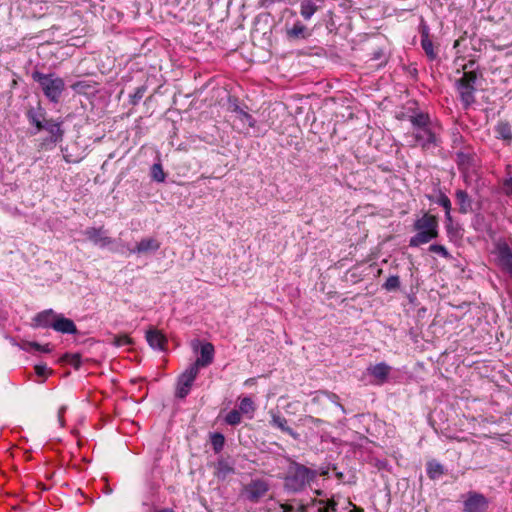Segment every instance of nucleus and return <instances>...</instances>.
<instances>
[{
  "mask_svg": "<svg viewBox=\"0 0 512 512\" xmlns=\"http://www.w3.org/2000/svg\"><path fill=\"white\" fill-rule=\"evenodd\" d=\"M316 477V470L291 461L284 478V487L289 492L297 493L303 491Z\"/></svg>",
  "mask_w": 512,
  "mask_h": 512,
  "instance_id": "1",
  "label": "nucleus"
},
{
  "mask_svg": "<svg viewBox=\"0 0 512 512\" xmlns=\"http://www.w3.org/2000/svg\"><path fill=\"white\" fill-rule=\"evenodd\" d=\"M32 79L39 85L44 96L53 104H58L65 91L64 80L55 73H42L34 71Z\"/></svg>",
  "mask_w": 512,
  "mask_h": 512,
  "instance_id": "2",
  "label": "nucleus"
},
{
  "mask_svg": "<svg viewBox=\"0 0 512 512\" xmlns=\"http://www.w3.org/2000/svg\"><path fill=\"white\" fill-rule=\"evenodd\" d=\"M417 233L410 238L409 246L418 247L426 244L438 236V220L436 216L425 213L414 223Z\"/></svg>",
  "mask_w": 512,
  "mask_h": 512,
  "instance_id": "3",
  "label": "nucleus"
},
{
  "mask_svg": "<svg viewBox=\"0 0 512 512\" xmlns=\"http://www.w3.org/2000/svg\"><path fill=\"white\" fill-rule=\"evenodd\" d=\"M478 78L476 71H465L461 78L456 81V89L462 105L465 109L475 103V84Z\"/></svg>",
  "mask_w": 512,
  "mask_h": 512,
  "instance_id": "4",
  "label": "nucleus"
},
{
  "mask_svg": "<svg viewBox=\"0 0 512 512\" xmlns=\"http://www.w3.org/2000/svg\"><path fill=\"white\" fill-rule=\"evenodd\" d=\"M494 254L497 265L512 277V248L505 240L495 243Z\"/></svg>",
  "mask_w": 512,
  "mask_h": 512,
  "instance_id": "5",
  "label": "nucleus"
},
{
  "mask_svg": "<svg viewBox=\"0 0 512 512\" xmlns=\"http://www.w3.org/2000/svg\"><path fill=\"white\" fill-rule=\"evenodd\" d=\"M463 497L464 512H486L489 506L488 499L481 493L469 491Z\"/></svg>",
  "mask_w": 512,
  "mask_h": 512,
  "instance_id": "6",
  "label": "nucleus"
},
{
  "mask_svg": "<svg viewBox=\"0 0 512 512\" xmlns=\"http://www.w3.org/2000/svg\"><path fill=\"white\" fill-rule=\"evenodd\" d=\"M268 490L269 485L265 480L254 479L244 486L241 495L248 501L257 503L266 495Z\"/></svg>",
  "mask_w": 512,
  "mask_h": 512,
  "instance_id": "7",
  "label": "nucleus"
},
{
  "mask_svg": "<svg viewBox=\"0 0 512 512\" xmlns=\"http://www.w3.org/2000/svg\"><path fill=\"white\" fill-rule=\"evenodd\" d=\"M231 112L235 114V126L240 132L247 133L250 128H254L256 120L237 103L230 105Z\"/></svg>",
  "mask_w": 512,
  "mask_h": 512,
  "instance_id": "8",
  "label": "nucleus"
},
{
  "mask_svg": "<svg viewBox=\"0 0 512 512\" xmlns=\"http://www.w3.org/2000/svg\"><path fill=\"white\" fill-rule=\"evenodd\" d=\"M198 371L195 369V367L189 366L178 378L177 381V389H176V396L178 398H185L193 385V382L195 381Z\"/></svg>",
  "mask_w": 512,
  "mask_h": 512,
  "instance_id": "9",
  "label": "nucleus"
},
{
  "mask_svg": "<svg viewBox=\"0 0 512 512\" xmlns=\"http://www.w3.org/2000/svg\"><path fill=\"white\" fill-rule=\"evenodd\" d=\"M413 138L423 149H430L438 144L436 133L433 131L431 124L413 131Z\"/></svg>",
  "mask_w": 512,
  "mask_h": 512,
  "instance_id": "10",
  "label": "nucleus"
},
{
  "mask_svg": "<svg viewBox=\"0 0 512 512\" xmlns=\"http://www.w3.org/2000/svg\"><path fill=\"white\" fill-rule=\"evenodd\" d=\"M84 235L87 240L100 248L108 247L113 243V239L106 234L103 227H89L84 231Z\"/></svg>",
  "mask_w": 512,
  "mask_h": 512,
  "instance_id": "11",
  "label": "nucleus"
},
{
  "mask_svg": "<svg viewBox=\"0 0 512 512\" xmlns=\"http://www.w3.org/2000/svg\"><path fill=\"white\" fill-rule=\"evenodd\" d=\"M161 243L153 237L141 239L134 248H128L129 254L145 255L159 250Z\"/></svg>",
  "mask_w": 512,
  "mask_h": 512,
  "instance_id": "12",
  "label": "nucleus"
},
{
  "mask_svg": "<svg viewBox=\"0 0 512 512\" xmlns=\"http://www.w3.org/2000/svg\"><path fill=\"white\" fill-rule=\"evenodd\" d=\"M214 359V346L207 342L201 346L200 349V357L196 359V361L191 364V367H195V369L199 372L200 368L209 366Z\"/></svg>",
  "mask_w": 512,
  "mask_h": 512,
  "instance_id": "13",
  "label": "nucleus"
},
{
  "mask_svg": "<svg viewBox=\"0 0 512 512\" xmlns=\"http://www.w3.org/2000/svg\"><path fill=\"white\" fill-rule=\"evenodd\" d=\"M58 313L53 309H46L37 313L33 318V326L41 328H53V323L56 321Z\"/></svg>",
  "mask_w": 512,
  "mask_h": 512,
  "instance_id": "14",
  "label": "nucleus"
},
{
  "mask_svg": "<svg viewBox=\"0 0 512 512\" xmlns=\"http://www.w3.org/2000/svg\"><path fill=\"white\" fill-rule=\"evenodd\" d=\"M269 415L271 417L270 425L289 434L294 439L299 438V434L296 433L292 428L287 425V420L285 417L281 416L279 413L274 412L273 410L269 411Z\"/></svg>",
  "mask_w": 512,
  "mask_h": 512,
  "instance_id": "15",
  "label": "nucleus"
},
{
  "mask_svg": "<svg viewBox=\"0 0 512 512\" xmlns=\"http://www.w3.org/2000/svg\"><path fill=\"white\" fill-rule=\"evenodd\" d=\"M52 329L63 334H75L77 332L75 323L71 319L64 317L62 314L57 315Z\"/></svg>",
  "mask_w": 512,
  "mask_h": 512,
  "instance_id": "16",
  "label": "nucleus"
},
{
  "mask_svg": "<svg viewBox=\"0 0 512 512\" xmlns=\"http://www.w3.org/2000/svg\"><path fill=\"white\" fill-rule=\"evenodd\" d=\"M146 340L151 348L163 351L167 344L166 337L156 329H150L146 333Z\"/></svg>",
  "mask_w": 512,
  "mask_h": 512,
  "instance_id": "17",
  "label": "nucleus"
},
{
  "mask_svg": "<svg viewBox=\"0 0 512 512\" xmlns=\"http://www.w3.org/2000/svg\"><path fill=\"white\" fill-rule=\"evenodd\" d=\"M46 130L50 134V140L54 143L60 142L63 137L61 122L52 119L44 120L42 130Z\"/></svg>",
  "mask_w": 512,
  "mask_h": 512,
  "instance_id": "18",
  "label": "nucleus"
},
{
  "mask_svg": "<svg viewBox=\"0 0 512 512\" xmlns=\"http://www.w3.org/2000/svg\"><path fill=\"white\" fill-rule=\"evenodd\" d=\"M391 371V367L384 362L378 363L368 368V372L378 381L383 384Z\"/></svg>",
  "mask_w": 512,
  "mask_h": 512,
  "instance_id": "19",
  "label": "nucleus"
},
{
  "mask_svg": "<svg viewBox=\"0 0 512 512\" xmlns=\"http://www.w3.org/2000/svg\"><path fill=\"white\" fill-rule=\"evenodd\" d=\"M494 131L497 139H501L507 143L512 141V126L507 121H499L495 127Z\"/></svg>",
  "mask_w": 512,
  "mask_h": 512,
  "instance_id": "20",
  "label": "nucleus"
},
{
  "mask_svg": "<svg viewBox=\"0 0 512 512\" xmlns=\"http://www.w3.org/2000/svg\"><path fill=\"white\" fill-rule=\"evenodd\" d=\"M456 200L459 204V211L463 214L468 213L472 209V201L469 195L464 190L456 191Z\"/></svg>",
  "mask_w": 512,
  "mask_h": 512,
  "instance_id": "21",
  "label": "nucleus"
},
{
  "mask_svg": "<svg viewBox=\"0 0 512 512\" xmlns=\"http://www.w3.org/2000/svg\"><path fill=\"white\" fill-rule=\"evenodd\" d=\"M256 405L251 397L245 396L240 398L239 411L241 414L247 415L249 419L253 418Z\"/></svg>",
  "mask_w": 512,
  "mask_h": 512,
  "instance_id": "22",
  "label": "nucleus"
},
{
  "mask_svg": "<svg viewBox=\"0 0 512 512\" xmlns=\"http://www.w3.org/2000/svg\"><path fill=\"white\" fill-rule=\"evenodd\" d=\"M318 7L312 0H303L300 3V14L305 20L311 19Z\"/></svg>",
  "mask_w": 512,
  "mask_h": 512,
  "instance_id": "23",
  "label": "nucleus"
},
{
  "mask_svg": "<svg viewBox=\"0 0 512 512\" xmlns=\"http://www.w3.org/2000/svg\"><path fill=\"white\" fill-rule=\"evenodd\" d=\"M409 120L413 126V131L424 128L425 126L431 124L429 115L424 113L412 115L409 117Z\"/></svg>",
  "mask_w": 512,
  "mask_h": 512,
  "instance_id": "24",
  "label": "nucleus"
},
{
  "mask_svg": "<svg viewBox=\"0 0 512 512\" xmlns=\"http://www.w3.org/2000/svg\"><path fill=\"white\" fill-rule=\"evenodd\" d=\"M473 157L464 154V153H458L457 154V163L460 168V170L464 173H468L471 170H473Z\"/></svg>",
  "mask_w": 512,
  "mask_h": 512,
  "instance_id": "25",
  "label": "nucleus"
},
{
  "mask_svg": "<svg viewBox=\"0 0 512 512\" xmlns=\"http://www.w3.org/2000/svg\"><path fill=\"white\" fill-rule=\"evenodd\" d=\"M20 348L26 352H31L32 350H36L42 353H50L51 348L49 344L41 345L37 342L26 341L20 345Z\"/></svg>",
  "mask_w": 512,
  "mask_h": 512,
  "instance_id": "26",
  "label": "nucleus"
},
{
  "mask_svg": "<svg viewBox=\"0 0 512 512\" xmlns=\"http://www.w3.org/2000/svg\"><path fill=\"white\" fill-rule=\"evenodd\" d=\"M287 34L290 38L299 39V38H306L308 36L307 34V28L301 23L296 22L291 29L287 31Z\"/></svg>",
  "mask_w": 512,
  "mask_h": 512,
  "instance_id": "27",
  "label": "nucleus"
},
{
  "mask_svg": "<svg viewBox=\"0 0 512 512\" xmlns=\"http://www.w3.org/2000/svg\"><path fill=\"white\" fill-rule=\"evenodd\" d=\"M443 473V466L439 462L432 460L427 463V475L430 479H437Z\"/></svg>",
  "mask_w": 512,
  "mask_h": 512,
  "instance_id": "28",
  "label": "nucleus"
},
{
  "mask_svg": "<svg viewBox=\"0 0 512 512\" xmlns=\"http://www.w3.org/2000/svg\"><path fill=\"white\" fill-rule=\"evenodd\" d=\"M421 46L430 60H434L437 57V54L434 51L433 43L427 34L423 35Z\"/></svg>",
  "mask_w": 512,
  "mask_h": 512,
  "instance_id": "29",
  "label": "nucleus"
},
{
  "mask_svg": "<svg viewBox=\"0 0 512 512\" xmlns=\"http://www.w3.org/2000/svg\"><path fill=\"white\" fill-rule=\"evenodd\" d=\"M151 178L158 183H162L165 181L166 174L163 171V167H162L161 163H154L152 165Z\"/></svg>",
  "mask_w": 512,
  "mask_h": 512,
  "instance_id": "30",
  "label": "nucleus"
},
{
  "mask_svg": "<svg viewBox=\"0 0 512 512\" xmlns=\"http://www.w3.org/2000/svg\"><path fill=\"white\" fill-rule=\"evenodd\" d=\"M211 444L215 453H219L225 444V437L221 433H213L211 435Z\"/></svg>",
  "mask_w": 512,
  "mask_h": 512,
  "instance_id": "31",
  "label": "nucleus"
},
{
  "mask_svg": "<svg viewBox=\"0 0 512 512\" xmlns=\"http://www.w3.org/2000/svg\"><path fill=\"white\" fill-rule=\"evenodd\" d=\"M437 203L441 205L445 209V216L448 221H451V201L450 199L443 193H440Z\"/></svg>",
  "mask_w": 512,
  "mask_h": 512,
  "instance_id": "32",
  "label": "nucleus"
},
{
  "mask_svg": "<svg viewBox=\"0 0 512 512\" xmlns=\"http://www.w3.org/2000/svg\"><path fill=\"white\" fill-rule=\"evenodd\" d=\"M241 420H242L241 413L239 410H236V409L231 410L225 416V422L228 425H232V426L238 425V424H240Z\"/></svg>",
  "mask_w": 512,
  "mask_h": 512,
  "instance_id": "33",
  "label": "nucleus"
},
{
  "mask_svg": "<svg viewBox=\"0 0 512 512\" xmlns=\"http://www.w3.org/2000/svg\"><path fill=\"white\" fill-rule=\"evenodd\" d=\"M400 287V279L396 275H392L387 278L385 283L383 284V288L387 291H394Z\"/></svg>",
  "mask_w": 512,
  "mask_h": 512,
  "instance_id": "34",
  "label": "nucleus"
},
{
  "mask_svg": "<svg viewBox=\"0 0 512 512\" xmlns=\"http://www.w3.org/2000/svg\"><path fill=\"white\" fill-rule=\"evenodd\" d=\"M429 251H431L433 253H436V254H439L440 256H442L443 258H446V259H450L451 258V255L448 252V250L446 249V247L443 246V245H440V244H432V245H430Z\"/></svg>",
  "mask_w": 512,
  "mask_h": 512,
  "instance_id": "35",
  "label": "nucleus"
},
{
  "mask_svg": "<svg viewBox=\"0 0 512 512\" xmlns=\"http://www.w3.org/2000/svg\"><path fill=\"white\" fill-rule=\"evenodd\" d=\"M112 343L116 347H123L132 344V339L128 335L123 334L114 336Z\"/></svg>",
  "mask_w": 512,
  "mask_h": 512,
  "instance_id": "36",
  "label": "nucleus"
},
{
  "mask_svg": "<svg viewBox=\"0 0 512 512\" xmlns=\"http://www.w3.org/2000/svg\"><path fill=\"white\" fill-rule=\"evenodd\" d=\"M146 92L145 86H140L136 88L135 92L130 96V103L132 105H136L144 96Z\"/></svg>",
  "mask_w": 512,
  "mask_h": 512,
  "instance_id": "37",
  "label": "nucleus"
},
{
  "mask_svg": "<svg viewBox=\"0 0 512 512\" xmlns=\"http://www.w3.org/2000/svg\"><path fill=\"white\" fill-rule=\"evenodd\" d=\"M63 359L75 368H78L81 365V356L79 354H65Z\"/></svg>",
  "mask_w": 512,
  "mask_h": 512,
  "instance_id": "38",
  "label": "nucleus"
},
{
  "mask_svg": "<svg viewBox=\"0 0 512 512\" xmlns=\"http://www.w3.org/2000/svg\"><path fill=\"white\" fill-rule=\"evenodd\" d=\"M29 119L32 124H34L38 131L42 130V127L44 125V118L41 119V116H38L36 113L29 112L28 114Z\"/></svg>",
  "mask_w": 512,
  "mask_h": 512,
  "instance_id": "39",
  "label": "nucleus"
},
{
  "mask_svg": "<svg viewBox=\"0 0 512 512\" xmlns=\"http://www.w3.org/2000/svg\"><path fill=\"white\" fill-rule=\"evenodd\" d=\"M502 190L505 195H507V196L512 195V177L507 178L503 181Z\"/></svg>",
  "mask_w": 512,
  "mask_h": 512,
  "instance_id": "40",
  "label": "nucleus"
},
{
  "mask_svg": "<svg viewBox=\"0 0 512 512\" xmlns=\"http://www.w3.org/2000/svg\"><path fill=\"white\" fill-rule=\"evenodd\" d=\"M35 372L38 376L45 377L48 373V368L46 365H36Z\"/></svg>",
  "mask_w": 512,
  "mask_h": 512,
  "instance_id": "41",
  "label": "nucleus"
},
{
  "mask_svg": "<svg viewBox=\"0 0 512 512\" xmlns=\"http://www.w3.org/2000/svg\"><path fill=\"white\" fill-rule=\"evenodd\" d=\"M327 396L334 404H336L343 412H345L344 407L338 402L339 397L336 394L331 393L327 394Z\"/></svg>",
  "mask_w": 512,
  "mask_h": 512,
  "instance_id": "42",
  "label": "nucleus"
},
{
  "mask_svg": "<svg viewBox=\"0 0 512 512\" xmlns=\"http://www.w3.org/2000/svg\"><path fill=\"white\" fill-rule=\"evenodd\" d=\"M65 411H66V406H61V407L59 408V410H58V421H59V424H60L61 426H63V425H64L63 415H64Z\"/></svg>",
  "mask_w": 512,
  "mask_h": 512,
  "instance_id": "43",
  "label": "nucleus"
},
{
  "mask_svg": "<svg viewBox=\"0 0 512 512\" xmlns=\"http://www.w3.org/2000/svg\"><path fill=\"white\" fill-rule=\"evenodd\" d=\"M337 503L331 499L329 501H327V507L329 508L330 512H337Z\"/></svg>",
  "mask_w": 512,
  "mask_h": 512,
  "instance_id": "44",
  "label": "nucleus"
},
{
  "mask_svg": "<svg viewBox=\"0 0 512 512\" xmlns=\"http://www.w3.org/2000/svg\"><path fill=\"white\" fill-rule=\"evenodd\" d=\"M84 87H86V85H84L83 82H77V83L72 85V89L76 90V91H78V90H80V89H82Z\"/></svg>",
  "mask_w": 512,
  "mask_h": 512,
  "instance_id": "45",
  "label": "nucleus"
},
{
  "mask_svg": "<svg viewBox=\"0 0 512 512\" xmlns=\"http://www.w3.org/2000/svg\"><path fill=\"white\" fill-rule=\"evenodd\" d=\"M280 508L282 509V512H290L293 510V507L289 504H281Z\"/></svg>",
  "mask_w": 512,
  "mask_h": 512,
  "instance_id": "46",
  "label": "nucleus"
},
{
  "mask_svg": "<svg viewBox=\"0 0 512 512\" xmlns=\"http://www.w3.org/2000/svg\"><path fill=\"white\" fill-rule=\"evenodd\" d=\"M255 382L254 378H249L245 381V385H252Z\"/></svg>",
  "mask_w": 512,
  "mask_h": 512,
  "instance_id": "47",
  "label": "nucleus"
},
{
  "mask_svg": "<svg viewBox=\"0 0 512 512\" xmlns=\"http://www.w3.org/2000/svg\"><path fill=\"white\" fill-rule=\"evenodd\" d=\"M319 512H330L329 508L326 506H324L323 508H320L319 509Z\"/></svg>",
  "mask_w": 512,
  "mask_h": 512,
  "instance_id": "48",
  "label": "nucleus"
},
{
  "mask_svg": "<svg viewBox=\"0 0 512 512\" xmlns=\"http://www.w3.org/2000/svg\"><path fill=\"white\" fill-rule=\"evenodd\" d=\"M474 64V62L470 61L467 65L464 66V69L468 68V67H472Z\"/></svg>",
  "mask_w": 512,
  "mask_h": 512,
  "instance_id": "49",
  "label": "nucleus"
},
{
  "mask_svg": "<svg viewBox=\"0 0 512 512\" xmlns=\"http://www.w3.org/2000/svg\"><path fill=\"white\" fill-rule=\"evenodd\" d=\"M159 512H174V511L172 509H163V510H161Z\"/></svg>",
  "mask_w": 512,
  "mask_h": 512,
  "instance_id": "50",
  "label": "nucleus"
},
{
  "mask_svg": "<svg viewBox=\"0 0 512 512\" xmlns=\"http://www.w3.org/2000/svg\"><path fill=\"white\" fill-rule=\"evenodd\" d=\"M299 510H300L301 512H304V511H305V507L302 505V506H300Z\"/></svg>",
  "mask_w": 512,
  "mask_h": 512,
  "instance_id": "51",
  "label": "nucleus"
}]
</instances>
